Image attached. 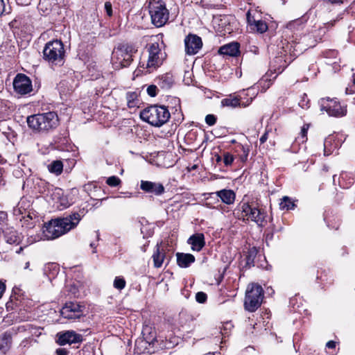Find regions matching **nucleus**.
<instances>
[{
	"label": "nucleus",
	"mask_w": 355,
	"mask_h": 355,
	"mask_svg": "<svg viewBox=\"0 0 355 355\" xmlns=\"http://www.w3.org/2000/svg\"><path fill=\"white\" fill-rule=\"evenodd\" d=\"M48 169L52 173H55L57 175H60L63 170L62 162L60 160L53 161L48 165Z\"/></svg>",
	"instance_id": "b1692460"
},
{
	"label": "nucleus",
	"mask_w": 355,
	"mask_h": 355,
	"mask_svg": "<svg viewBox=\"0 0 355 355\" xmlns=\"http://www.w3.org/2000/svg\"><path fill=\"white\" fill-rule=\"evenodd\" d=\"M165 257V253L163 250H161L159 245L157 244L156 250L153 254V259L154 266L155 268H160L163 263Z\"/></svg>",
	"instance_id": "5701e85b"
},
{
	"label": "nucleus",
	"mask_w": 355,
	"mask_h": 355,
	"mask_svg": "<svg viewBox=\"0 0 355 355\" xmlns=\"http://www.w3.org/2000/svg\"><path fill=\"white\" fill-rule=\"evenodd\" d=\"M189 243L191 245L193 250L199 252L205 245V238L202 234H197L189 239Z\"/></svg>",
	"instance_id": "aec40b11"
},
{
	"label": "nucleus",
	"mask_w": 355,
	"mask_h": 355,
	"mask_svg": "<svg viewBox=\"0 0 355 355\" xmlns=\"http://www.w3.org/2000/svg\"><path fill=\"white\" fill-rule=\"evenodd\" d=\"M6 241L10 244L19 243L20 237L15 232L10 231L6 236Z\"/></svg>",
	"instance_id": "c85d7f7f"
},
{
	"label": "nucleus",
	"mask_w": 355,
	"mask_h": 355,
	"mask_svg": "<svg viewBox=\"0 0 355 355\" xmlns=\"http://www.w3.org/2000/svg\"><path fill=\"white\" fill-rule=\"evenodd\" d=\"M57 355H67L68 351L64 348H59L55 352Z\"/></svg>",
	"instance_id": "79ce46f5"
},
{
	"label": "nucleus",
	"mask_w": 355,
	"mask_h": 355,
	"mask_svg": "<svg viewBox=\"0 0 355 355\" xmlns=\"http://www.w3.org/2000/svg\"><path fill=\"white\" fill-rule=\"evenodd\" d=\"M148 12L152 23L157 27L163 26L168 20L169 11L162 0H148Z\"/></svg>",
	"instance_id": "39448f33"
},
{
	"label": "nucleus",
	"mask_w": 355,
	"mask_h": 355,
	"mask_svg": "<svg viewBox=\"0 0 355 355\" xmlns=\"http://www.w3.org/2000/svg\"><path fill=\"white\" fill-rule=\"evenodd\" d=\"M268 139V132H266L260 138V143L263 144Z\"/></svg>",
	"instance_id": "a18cd8bd"
},
{
	"label": "nucleus",
	"mask_w": 355,
	"mask_h": 355,
	"mask_svg": "<svg viewBox=\"0 0 355 355\" xmlns=\"http://www.w3.org/2000/svg\"><path fill=\"white\" fill-rule=\"evenodd\" d=\"M354 83H355V78H354Z\"/></svg>",
	"instance_id": "6e6d98bb"
},
{
	"label": "nucleus",
	"mask_w": 355,
	"mask_h": 355,
	"mask_svg": "<svg viewBox=\"0 0 355 355\" xmlns=\"http://www.w3.org/2000/svg\"><path fill=\"white\" fill-rule=\"evenodd\" d=\"M27 123L35 131L48 132L58 126V117L53 112L33 114L27 118Z\"/></svg>",
	"instance_id": "f03ea898"
},
{
	"label": "nucleus",
	"mask_w": 355,
	"mask_h": 355,
	"mask_svg": "<svg viewBox=\"0 0 355 355\" xmlns=\"http://www.w3.org/2000/svg\"><path fill=\"white\" fill-rule=\"evenodd\" d=\"M309 125H307V124H305L302 126V130H301V132H300V137H298V139L302 142V143H304V141H306V135H307V131L309 130Z\"/></svg>",
	"instance_id": "473e14b6"
},
{
	"label": "nucleus",
	"mask_w": 355,
	"mask_h": 355,
	"mask_svg": "<svg viewBox=\"0 0 355 355\" xmlns=\"http://www.w3.org/2000/svg\"><path fill=\"white\" fill-rule=\"evenodd\" d=\"M64 49L60 40L47 42L43 50L44 58L53 64H62L64 58Z\"/></svg>",
	"instance_id": "423d86ee"
},
{
	"label": "nucleus",
	"mask_w": 355,
	"mask_h": 355,
	"mask_svg": "<svg viewBox=\"0 0 355 355\" xmlns=\"http://www.w3.org/2000/svg\"><path fill=\"white\" fill-rule=\"evenodd\" d=\"M104 7H105V10L107 15L112 16V8L111 3L109 1L105 2Z\"/></svg>",
	"instance_id": "4c0bfd02"
},
{
	"label": "nucleus",
	"mask_w": 355,
	"mask_h": 355,
	"mask_svg": "<svg viewBox=\"0 0 355 355\" xmlns=\"http://www.w3.org/2000/svg\"><path fill=\"white\" fill-rule=\"evenodd\" d=\"M295 207L294 202L287 196L283 197L279 203V207L282 209H292Z\"/></svg>",
	"instance_id": "bb28decb"
},
{
	"label": "nucleus",
	"mask_w": 355,
	"mask_h": 355,
	"mask_svg": "<svg viewBox=\"0 0 355 355\" xmlns=\"http://www.w3.org/2000/svg\"><path fill=\"white\" fill-rule=\"evenodd\" d=\"M6 11L5 3L3 0H0V16Z\"/></svg>",
	"instance_id": "37998d69"
},
{
	"label": "nucleus",
	"mask_w": 355,
	"mask_h": 355,
	"mask_svg": "<svg viewBox=\"0 0 355 355\" xmlns=\"http://www.w3.org/2000/svg\"><path fill=\"white\" fill-rule=\"evenodd\" d=\"M12 343V334L6 331L0 336V351L6 352L10 348Z\"/></svg>",
	"instance_id": "4be33fe9"
},
{
	"label": "nucleus",
	"mask_w": 355,
	"mask_h": 355,
	"mask_svg": "<svg viewBox=\"0 0 355 355\" xmlns=\"http://www.w3.org/2000/svg\"><path fill=\"white\" fill-rule=\"evenodd\" d=\"M218 53L230 56H236L239 53V45L236 42L230 43L220 47Z\"/></svg>",
	"instance_id": "a211bd4d"
},
{
	"label": "nucleus",
	"mask_w": 355,
	"mask_h": 355,
	"mask_svg": "<svg viewBox=\"0 0 355 355\" xmlns=\"http://www.w3.org/2000/svg\"><path fill=\"white\" fill-rule=\"evenodd\" d=\"M207 298V294L203 292H198L196 295V300L199 303H204Z\"/></svg>",
	"instance_id": "f704fd0d"
},
{
	"label": "nucleus",
	"mask_w": 355,
	"mask_h": 355,
	"mask_svg": "<svg viewBox=\"0 0 355 355\" xmlns=\"http://www.w3.org/2000/svg\"><path fill=\"white\" fill-rule=\"evenodd\" d=\"M222 160L221 157L220 156H217L216 157V162H220Z\"/></svg>",
	"instance_id": "603ef678"
},
{
	"label": "nucleus",
	"mask_w": 355,
	"mask_h": 355,
	"mask_svg": "<svg viewBox=\"0 0 355 355\" xmlns=\"http://www.w3.org/2000/svg\"><path fill=\"white\" fill-rule=\"evenodd\" d=\"M185 51L189 55H194L202 48V42L200 37L196 35H189L184 40Z\"/></svg>",
	"instance_id": "ddd939ff"
},
{
	"label": "nucleus",
	"mask_w": 355,
	"mask_h": 355,
	"mask_svg": "<svg viewBox=\"0 0 355 355\" xmlns=\"http://www.w3.org/2000/svg\"><path fill=\"white\" fill-rule=\"evenodd\" d=\"M176 257L178 265L181 268H187L195 261V257L191 254L178 252Z\"/></svg>",
	"instance_id": "6ab92c4d"
},
{
	"label": "nucleus",
	"mask_w": 355,
	"mask_h": 355,
	"mask_svg": "<svg viewBox=\"0 0 355 355\" xmlns=\"http://www.w3.org/2000/svg\"><path fill=\"white\" fill-rule=\"evenodd\" d=\"M49 193L55 204L64 194L63 190L60 188H53L51 191H49Z\"/></svg>",
	"instance_id": "393cba45"
},
{
	"label": "nucleus",
	"mask_w": 355,
	"mask_h": 355,
	"mask_svg": "<svg viewBox=\"0 0 355 355\" xmlns=\"http://www.w3.org/2000/svg\"><path fill=\"white\" fill-rule=\"evenodd\" d=\"M80 220V216L78 213L65 218L51 220L42 227V239L52 240L58 238L76 227Z\"/></svg>",
	"instance_id": "f257e3e1"
},
{
	"label": "nucleus",
	"mask_w": 355,
	"mask_h": 355,
	"mask_svg": "<svg viewBox=\"0 0 355 355\" xmlns=\"http://www.w3.org/2000/svg\"><path fill=\"white\" fill-rule=\"evenodd\" d=\"M17 3L18 4H21V5H24V4H26L27 5L28 3V0H16Z\"/></svg>",
	"instance_id": "09e8293b"
},
{
	"label": "nucleus",
	"mask_w": 355,
	"mask_h": 355,
	"mask_svg": "<svg viewBox=\"0 0 355 355\" xmlns=\"http://www.w3.org/2000/svg\"><path fill=\"white\" fill-rule=\"evenodd\" d=\"M9 114V107L7 102L0 100V121L4 120Z\"/></svg>",
	"instance_id": "cd10ccee"
},
{
	"label": "nucleus",
	"mask_w": 355,
	"mask_h": 355,
	"mask_svg": "<svg viewBox=\"0 0 355 355\" xmlns=\"http://www.w3.org/2000/svg\"><path fill=\"white\" fill-rule=\"evenodd\" d=\"M307 104H308V101L307 102H305L304 100L302 101L301 102L299 103V105L302 107V108H304L306 106H307Z\"/></svg>",
	"instance_id": "8fccbe9b"
},
{
	"label": "nucleus",
	"mask_w": 355,
	"mask_h": 355,
	"mask_svg": "<svg viewBox=\"0 0 355 355\" xmlns=\"http://www.w3.org/2000/svg\"><path fill=\"white\" fill-rule=\"evenodd\" d=\"M170 116V112L165 106L152 105L140 113V117L143 121L156 127H160L166 123Z\"/></svg>",
	"instance_id": "7ed1b4c3"
},
{
	"label": "nucleus",
	"mask_w": 355,
	"mask_h": 355,
	"mask_svg": "<svg viewBox=\"0 0 355 355\" xmlns=\"http://www.w3.org/2000/svg\"><path fill=\"white\" fill-rule=\"evenodd\" d=\"M268 27L267 24L263 20H257L254 21L253 29L259 33H263L267 31Z\"/></svg>",
	"instance_id": "a878e982"
},
{
	"label": "nucleus",
	"mask_w": 355,
	"mask_h": 355,
	"mask_svg": "<svg viewBox=\"0 0 355 355\" xmlns=\"http://www.w3.org/2000/svg\"><path fill=\"white\" fill-rule=\"evenodd\" d=\"M58 269V267L56 264L53 263H49L46 264L44 267V272L45 273L50 270H57Z\"/></svg>",
	"instance_id": "58836bf2"
},
{
	"label": "nucleus",
	"mask_w": 355,
	"mask_h": 355,
	"mask_svg": "<svg viewBox=\"0 0 355 355\" xmlns=\"http://www.w3.org/2000/svg\"><path fill=\"white\" fill-rule=\"evenodd\" d=\"M320 105L321 110H325L329 116L341 117L346 114V107L342 106L336 99L322 98Z\"/></svg>",
	"instance_id": "9d476101"
},
{
	"label": "nucleus",
	"mask_w": 355,
	"mask_h": 355,
	"mask_svg": "<svg viewBox=\"0 0 355 355\" xmlns=\"http://www.w3.org/2000/svg\"><path fill=\"white\" fill-rule=\"evenodd\" d=\"M234 159L233 155L228 153H225L223 155V162L227 166H230L233 163Z\"/></svg>",
	"instance_id": "72a5a7b5"
},
{
	"label": "nucleus",
	"mask_w": 355,
	"mask_h": 355,
	"mask_svg": "<svg viewBox=\"0 0 355 355\" xmlns=\"http://www.w3.org/2000/svg\"><path fill=\"white\" fill-rule=\"evenodd\" d=\"M252 101V98H250V101L245 103H241V98L238 96H230L228 98H223L221 101V105L223 107H236L238 106L246 107L249 105Z\"/></svg>",
	"instance_id": "dca6fc26"
},
{
	"label": "nucleus",
	"mask_w": 355,
	"mask_h": 355,
	"mask_svg": "<svg viewBox=\"0 0 355 355\" xmlns=\"http://www.w3.org/2000/svg\"><path fill=\"white\" fill-rule=\"evenodd\" d=\"M6 291V285L2 282H0V298L2 297Z\"/></svg>",
	"instance_id": "c03bdc74"
},
{
	"label": "nucleus",
	"mask_w": 355,
	"mask_h": 355,
	"mask_svg": "<svg viewBox=\"0 0 355 355\" xmlns=\"http://www.w3.org/2000/svg\"><path fill=\"white\" fill-rule=\"evenodd\" d=\"M148 60L141 61L139 67L146 69V73H150L162 64L164 57L157 43L150 44L148 49Z\"/></svg>",
	"instance_id": "0eeeda50"
},
{
	"label": "nucleus",
	"mask_w": 355,
	"mask_h": 355,
	"mask_svg": "<svg viewBox=\"0 0 355 355\" xmlns=\"http://www.w3.org/2000/svg\"><path fill=\"white\" fill-rule=\"evenodd\" d=\"M215 194L226 205H232L235 200V193L231 189H222L216 191Z\"/></svg>",
	"instance_id": "f3484780"
},
{
	"label": "nucleus",
	"mask_w": 355,
	"mask_h": 355,
	"mask_svg": "<svg viewBox=\"0 0 355 355\" xmlns=\"http://www.w3.org/2000/svg\"><path fill=\"white\" fill-rule=\"evenodd\" d=\"M155 82L162 89H168L173 85V78L171 73H165L159 76Z\"/></svg>",
	"instance_id": "412c9836"
},
{
	"label": "nucleus",
	"mask_w": 355,
	"mask_h": 355,
	"mask_svg": "<svg viewBox=\"0 0 355 355\" xmlns=\"http://www.w3.org/2000/svg\"><path fill=\"white\" fill-rule=\"evenodd\" d=\"M61 315L67 319L79 318L83 315L82 306L77 303H66L60 311Z\"/></svg>",
	"instance_id": "f8f14e48"
},
{
	"label": "nucleus",
	"mask_w": 355,
	"mask_h": 355,
	"mask_svg": "<svg viewBox=\"0 0 355 355\" xmlns=\"http://www.w3.org/2000/svg\"><path fill=\"white\" fill-rule=\"evenodd\" d=\"M326 347H328V348H331V349L335 348V347H336V342H334L333 340H330V341L327 343Z\"/></svg>",
	"instance_id": "49530a36"
},
{
	"label": "nucleus",
	"mask_w": 355,
	"mask_h": 355,
	"mask_svg": "<svg viewBox=\"0 0 355 355\" xmlns=\"http://www.w3.org/2000/svg\"><path fill=\"white\" fill-rule=\"evenodd\" d=\"M15 91L20 94H26L32 91L31 80L24 74H18L13 81Z\"/></svg>",
	"instance_id": "9b49d317"
},
{
	"label": "nucleus",
	"mask_w": 355,
	"mask_h": 355,
	"mask_svg": "<svg viewBox=\"0 0 355 355\" xmlns=\"http://www.w3.org/2000/svg\"><path fill=\"white\" fill-rule=\"evenodd\" d=\"M29 266H30V263H29V261H27V262L25 263L24 269H28V268H29Z\"/></svg>",
	"instance_id": "3c124183"
},
{
	"label": "nucleus",
	"mask_w": 355,
	"mask_h": 355,
	"mask_svg": "<svg viewBox=\"0 0 355 355\" xmlns=\"http://www.w3.org/2000/svg\"><path fill=\"white\" fill-rule=\"evenodd\" d=\"M205 122L209 125H214L216 122V117L213 114H207L205 117Z\"/></svg>",
	"instance_id": "e433bc0d"
},
{
	"label": "nucleus",
	"mask_w": 355,
	"mask_h": 355,
	"mask_svg": "<svg viewBox=\"0 0 355 355\" xmlns=\"http://www.w3.org/2000/svg\"><path fill=\"white\" fill-rule=\"evenodd\" d=\"M241 148L244 153V155H245V159H247L248 157V152H249V150L248 148H245L243 146H241Z\"/></svg>",
	"instance_id": "de8ad7c7"
},
{
	"label": "nucleus",
	"mask_w": 355,
	"mask_h": 355,
	"mask_svg": "<svg viewBox=\"0 0 355 355\" xmlns=\"http://www.w3.org/2000/svg\"><path fill=\"white\" fill-rule=\"evenodd\" d=\"M241 211L244 218L256 223L259 225H263L266 218V212L253 203H243L241 205Z\"/></svg>",
	"instance_id": "1a4fd4ad"
},
{
	"label": "nucleus",
	"mask_w": 355,
	"mask_h": 355,
	"mask_svg": "<svg viewBox=\"0 0 355 355\" xmlns=\"http://www.w3.org/2000/svg\"><path fill=\"white\" fill-rule=\"evenodd\" d=\"M246 17L248 25H250V26H254V21H256L257 20H255L254 17L251 15L250 11L247 12Z\"/></svg>",
	"instance_id": "ea45409f"
},
{
	"label": "nucleus",
	"mask_w": 355,
	"mask_h": 355,
	"mask_svg": "<svg viewBox=\"0 0 355 355\" xmlns=\"http://www.w3.org/2000/svg\"><path fill=\"white\" fill-rule=\"evenodd\" d=\"M1 215H2V214H0V218H1Z\"/></svg>",
	"instance_id": "5fc2aeb1"
},
{
	"label": "nucleus",
	"mask_w": 355,
	"mask_h": 355,
	"mask_svg": "<svg viewBox=\"0 0 355 355\" xmlns=\"http://www.w3.org/2000/svg\"><path fill=\"white\" fill-rule=\"evenodd\" d=\"M325 2L330 3L331 4H343L347 3L351 0H323Z\"/></svg>",
	"instance_id": "a19ab883"
},
{
	"label": "nucleus",
	"mask_w": 355,
	"mask_h": 355,
	"mask_svg": "<svg viewBox=\"0 0 355 355\" xmlns=\"http://www.w3.org/2000/svg\"><path fill=\"white\" fill-rule=\"evenodd\" d=\"M126 284L125 280L124 278L121 277H115L114 280V287L118 290H122L125 288Z\"/></svg>",
	"instance_id": "7c9ffc66"
},
{
	"label": "nucleus",
	"mask_w": 355,
	"mask_h": 355,
	"mask_svg": "<svg viewBox=\"0 0 355 355\" xmlns=\"http://www.w3.org/2000/svg\"><path fill=\"white\" fill-rule=\"evenodd\" d=\"M140 189L145 193H152L155 196H161L165 191L162 184L147 180H141Z\"/></svg>",
	"instance_id": "4468645a"
},
{
	"label": "nucleus",
	"mask_w": 355,
	"mask_h": 355,
	"mask_svg": "<svg viewBox=\"0 0 355 355\" xmlns=\"http://www.w3.org/2000/svg\"><path fill=\"white\" fill-rule=\"evenodd\" d=\"M106 183L110 187H116L120 184L121 180L118 177L114 175L109 177L106 180Z\"/></svg>",
	"instance_id": "2f4dec72"
},
{
	"label": "nucleus",
	"mask_w": 355,
	"mask_h": 355,
	"mask_svg": "<svg viewBox=\"0 0 355 355\" xmlns=\"http://www.w3.org/2000/svg\"><path fill=\"white\" fill-rule=\"evenodd\" d=\"M157 87L156 85H151L148 87L147 93L150 96L154 97L157 95Z\"/></svg>",
	"instance_id": "c9c22d12"
},
{
	"label": "nucleus",
	"mask_w": 355,
	"mask_h": 355,
	"mask_svg": "<svg viewBox=\"0 0 355 355\" xmlns=\"http://www.w3.org/2000/svg\"><path fill=\"white\" fill-rule=\"evenodd\" d=\"M137 49L130 44H120L112 52V60L116 68L126 67L132 61L133 54Z\"/></svg>",
	"instance_id": "20e7f679"
},
{
	"label": "nucleus",
	"mask_w": 355,
	"mask_h": 355,
	"mask_svg": "<svg viewBox=\"0 0 355 355\" xmlns=\"http://www.w3.org/2000/svg\"><path fill=\"white\" fill-rule=\"evenodd\" d=\"M263 297L262 287L257 284H250L248 286L244 306L250 312L256 311L261 305Z\"/></svg>",
	"instance_id": "6e6552de"
},
{
	"label": "nucleus",
	"mask_w": 355,
	"mask_h": 355,
	"mask_svg": "<svg viewBox=\"0 0 355 355\" xmlns=\"http://www.w3.org/2000/svg\"><path fill=\"white\" fill-rule=\"evenodd\" d=\"M58 343L61 345L78 343L82 341V336L74 331H67L57 334Z\"/></svg>",
	"instance_id": "2eb2a0df"
},
{
	"label": "nucleus",
	"mask_w": 355,
	"mask_h": 355,
	"mask_svg": "<svg viewBox=\"0 0 355 355\" xmlns=\"http://www.w3.org/2000/svg\"><path fill=\"white\" fill-rule=\"evenodd\" d=\"M90 246L93 248H96V245L94 243H90Z\"/></svg>",
	"instance_id": "864d4df0"
},
{
	"label": "nucleus",
	"mask_w": 355,
	"mask_h": 355,
	"mask_svg": "<svg viewBox=\"0 0 355 355\" xmlns=\"http://www.w3.org/2000/svg\"><path fill=\"white\" fill-rule=\"evenodd\" d=\"M70 204L71 203L68 200L67 198L63 195L55 205L58 208L62 209L68 207Z\"/></svg>",
	"instance_id": "c756f323"
}]
</instances>
